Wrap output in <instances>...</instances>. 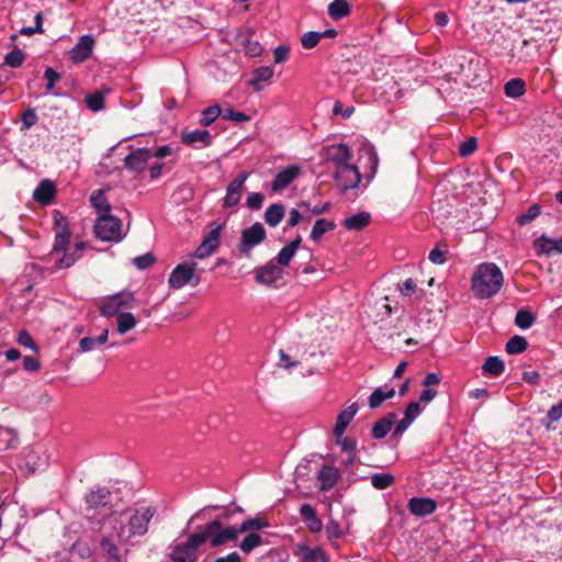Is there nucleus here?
Returning a JSON list of instances; mask_svg holds the SVG:
<instances>
[{
	"instance_id": "58",
	"label": "nucleus",
	"mask_w": 562,
	"mask_h": 562,
	"mask_svg": "<svg viewBox=\"0 0 562 562\" xmlns=\"http://www.w3.org/2000/svg\"><path fill=\"white\" fill-rule=\"evenodd\" d=\"M265 196L262 193L252 192L249 193L246 200V205L251 210H259L262 206Z\"/></svg>"
},
{
	"instance_id": "42",
	"label": "nucleus",
	"mask_w": 562,
	"mask_h": 562,
	"mask_svg": "<svg viewBox=\"0 0 562 562\" xmlns=\"http://www.w3.org/2000/svg\"><path fill=\"white\" fill-rule=\"evenodd\" d=\"M222 110L218 105H211L203 110L200 124L204 127L210 126L220 115H222Z\"/></svg>"
},
{
	"instance_id": "53",
	"label": "nucleus",
	"mask_w": 562,
	"mask_h": 562,
	"mask_svg": "<svg viewBox=\"0 0 562 562\" xmlns=\"http://www.w3.org/2000/svg\"><path fill=\"white\" fill-rule=\"evenodd\" d=\"M325 532H326L328 540H330V541L334 539L341 538L344 535L339 524L334 519H330L327 522V525L325 526Z\"/></svg>"
},
{
	"instance_id": "35",
	"label": "nucleus",
	"mask_w": 562,
	"mask_h": 562,
	"mask_svg": "<svg viewBox=\"0 0 562 562\" xmlns=\"http://www.w3.org/2000/svg\"><path fill=\"white\" fill-rule=\"evenodd\" d=\"M335 227L336 225L333 221L318 218L312 228L310 237L314 241H318L325 233L335 229Z\"/></svg>"
},
{
	"instance_id": "33",
	"label": "nucleus",
	"mask_w": 562,
	"mask_h": 562,
	"mask_svg": "<svg viewBox=\"0 0 562 562\" xmlns=\"http://www.w3.org/2000/svg\"><path fill=\"white\" fill-rule=\"evenodd\" d=\"M70 241V232L68 226H63L59 231L56 232L55 241L53 246V254L57 255L65 251Z\"/></svg>"
},
{
	"instance_id": "1",
	"label": "nucleus",
	"mask_w": 562,
	"mask_h": 562,
	"mask_svg": "<svg viewBox=\"0 0 562 562\" xmlns=\"http://www.w3.org/2000/svg\"><path fill=\"white\" fill-rule=\"evenodd\" d=\"M504 283V274L494 262H484L476 267L472 277V291L477 299L485 300L496 295Z\"/></svg>"
},
{
	"instance_id": "43",
	"label": "nucleus",
	"mask_w": 562,
	"mask_h": 562,
	"mask_svg": "<svg viewBox=\"0 0 562 562\" xmlns=\"http://www.w3.org/2000/svg\"><path fill=\"white\" fill-rule=\"evenodd\" d=\"M262 543V538L255 532L247 535L239 544L240 550L244 553H250L255 548Z\"/></svg>"
},
{
	"instance_id": "39",
	"label": "nucleus",
	"mask_w": 562,
	"mask_h": 562,
	"mask_svg": "<svg viewBox=\"0 0 562 562\" xmlns=\"http://www.w3.org/2000/svg\"><path fill=\"white\" fill-rule=\"evenodd\" d=\"M528 347V342L522 336H514L506 344V352L509 355L521 353Z\"/></svg>"
},
{
	"instance_id": "4",
	"label": "nucleus",
	"mask_w": 562,
	"mask_h": 562,
	"mask_svg": "<svg viewBox=\"0 0 562 562\" xmlns=\"http://www.w3.org/2000/svg\"><path fill=\"white\" fill-rule=\"evenodd\" d=\"M94 234L100 240L117 243L124 237L122 222L111 213L98 216L94 224Z\"/></svg>"
},
{
	"instance_id": "3",
	"label": "nucleus",
	"mask_w": 562,
	"mask_h": 562,
	"mask_svg": "<svg viewBox=\"0 0 562 562\" xmlns=\"http://www.w3.org/2000/svg\"><path fill=\"white\" fill-rule=\"evenodd\" d=\"M198 535L203 537V543L210 541L212 547H220L238 538V530L234 526L224 527L222 521L214 519L209 522Z\"/></svg>"
},
{
	"instance_id": "15",
	"label": "nucleus",
	"mask_w": 562,
	"mask_h": 562,
	"mask_svg": "<svg viewBox=\"0 0 562 562\" xmlns=\"http://www.w3.org/2000/svg\"><path fill=\"white\" fill-rule=\"evenodd\" d=\"M282 268L274 261H270L257 269L255 279L258 283L272 285L274 282L282 278Z\"/></svg>"
},
{
	"instance_id": "64",
	"label": "nucleus",
	"mask_w": 562,
	"mask_h": 562,
	"mask_svg": "<svg viewBox=\"0 0 562 562\" xmlns=\"http://www.w3.org/2000/svg\"><path fill=\"white\" fill-rule=\"evenodd\" d=\"M547 418L550 423H555L562 418V401L548 411Z\"/></svg>"
},
{
	"instance_id": "45",
	"label": "nucleus",
	"mask_w": 562,
	"mask_h": 562,
	"mask_svg": "<svg viewBox=\"0 0 562 562\" xmlns=\"http://www.w3.org/2000/svg\"><path fill=\"white\" fill-rule=\"evenodd\" d=\"M303 562H328L325 553L321 549L304 548L302 550Z\"/></svg>"
},
{
	"instance_id": "52",
	"label": "nucleus",
	"mask_w": 562,
	"mask_h": 562,
	"mask_svg": "<svg viewBox=\"0 0 562 562\" xmlns=\"http://www.w3.org/2000/svg\"><path fill=\"white\" fill-rule=\"evenodd\" d=\"M156 261V258L153 254L150 252H147L145 255H142V256H138V257H135L133 259V263L134 266L139 269V270H145L147 269L148 267H150L151 265H154Z\"/></svg>"
},
{
	"instance_id": "37",
	"label": "nucleus",
	"mask_w": 562,
	"mask_h": 562,
	"mask_svg": "<svg viewBox=\"0 0 562 562\" xmlns=\"http://www.w3.org/2000/svg\"><path fill=\"white\" fill-rule=\"evenodd\" d=\"M504 90L507 97L519 98L525 93L526 85L522 79L515 78L506 82Z\"/></svg>"
},
{
	"instance_id": "22",
	"label": "nucleus",
	"mask_w": 562,
	"mask_h": 562,
	"mask_svg": "<svg viewBox=\"0 0 562 562\" xmlns=\"http://www.w3.org/2000/svg\"><path fill=\"white\" fill-rule=\"evenodd\" d=\"M86 244L79 241L75 245L74 249H66L64 256L56 261L55 267L58 269L69 268L77 262L81 257V251L85 249Z\"/></svg>"
},
{
	"instance_id": "38",
	"label": "nucleus",
	"mask_w": 562,
	"mask_h": 562,
	"mask_svg": "<svg viewBox=\"0 0 562 562\" xmlns=\"http://www.w3.org/2000/svg\"><path fill=\"white\" fill-rule=\"evenodd\" d=\"M395 482V477L391 473H374L371 475V484L376 490H385Z\"/></svg>"
},
{
	"instance_id": "44",
	"label": "nucleus",
	"mask_w": 562,
	"mask_h": 562,
	"mask_svg": "<svg viewBox=\"0 0 562 562\" xmlns=\"http://www.w3.org/2000/svg\"><path fill=\"white\" fill-rule=\"evenodd\" d=\"M535 316L527 310H519L515 316V325L521 329L530 328L535 323Z\"/></svg>"
},
{
	"instance_id": "11",
	"label": "nucleus",
	"mask_w": 562,
	"mask_h": 562,
	"mask_svg": "<svg viewBox=\"0 0 562 562\" xmlns=\"http://www.w3.org/2000/svg\"><path fill=\"white\" fill-rule=\"evenodd\" d=\"M248 177L249 172L243 171L229 182L226 189L223 207H233L239 203L244 190V184Z\"/></svg>"
},
{
	"instance_id": "41",
	"label": "nucleus",
	"mask_w": 562,
	"mask_h": 562,
	"mask_svg": "<svg viewBox=\"0 0 562 562\" xmlns=\"http://www.w3.org/2000/svg\"><path fill=\"white\" fill-rule=\"evenodd\" d=\"M272 75L273 70L270 67H259L254 70L250 85L255 87V90L259 91L261 88L258 87V83L262 81H268L272 77Z\"/></svg>"
},
{
	"instance_id": "2",
	"label": "nucleus",
	"mask_w": 562,
	"mask_h": 562,
	"mask_svg": "<svg viewBox=\"0 0 562 562\" xmlns=\"http://www.w3.org/2000/svg\"><path fill=\"white\" fill-rule=\"evenodd\" d=\"M156 514V508L149 505H142L130 508L123 513L127 516V525L115 529V535L121 542H126L133 537L145 536L148 525Z\"/></svg>"
},
{
	"instance_id": "12",
	"label": "nucleus",
	"mask_w": 562,
	"mask_h": 562,
	"mask_svg": "<svg viewBox=\"0 0 562 562\" xmlns=\"http://www.w3.org/2000/svg\"><path fill=\"white\" fill-rule=\"evenodd\" d=\"M302 169L297 165H290L281 169L271 181L272 192H281L288 188L295 179L300 177Z\"/></svg>"
},
{
	"instance_id": "57",
	"label": "nucleus",
	"mask_w": 562,
	"mask_h": 562,
	"mask_svg": "<svg viewBox=\"0 0 562 562\" xmlns=\"http://www.w3.org/2000/svg\"><path fill=\"white\" fill-rule=\"evenodd\" d=\"M222 117L224 120L233 121L236 123L247 122L250 120V117L247 114H245L243 112H237L233 109L224 110L222 113Z\"/></svg>"
},
{
	"instance_id": "56",
	"label": "nucleus",
	"mask_w": 562,
	"mask_h": 562,
	"mask_svg": "<svg viewBox=\"0 0 562 562\" xmlns=\"http://www.w3.org/2000/svg\"><path fill=\"white\" fill-rule=\"evenodd\" d=\"M16 341L18 344H20L21 346H24L26 348H30L31 350L33 351H37L38 348H37V345L35 344V341L33 340L32 336L30 335L29 331L26 330H20L19 334H18V338H16Z\"/></svg>"
},
{
	"instance_id": "59",
	"label": "nucleus",
	"mask_w": 562,
	"mask_h": 562,
	"mask_svg": "<svg viewBox=\"0 0 562 562\" xmlns=\"http://www.w3.org/2000/svg\"><path fill=\"white\" fill-rule=\"evenodd\" d=\"M44 78L47 81L46 90L52 91L54 89L55 82L60 79V75L52 67H47L44 72Z\"/></svg>"
},
{
	"instance_id": "17",
	"label": "nucleus",
	"mask_w": 562,
	"mask_h": 562,
	"mask_svg": "<svg viewBox=\"0 0 562 562\" xmlns=\"http://www.w3.org/2000/svg\"><path fill=\"white\" fill-rule=\"evenodd\" d=\"M409 512L417 517H426L435 513L437 503L429 497H413L408 501Z\"/></svg>"
},
{
	"instance_id": "62",
	"label": "nucleus",
	"mask_w": 562,
	"mask_h": 562,
	"mask_svg": "<svg viewBox=\"0 0 562 562\" xmlns=\"http://www.w3.org/2000/svg\"><path fill=\"white\" fill-rule=\"evenodd\" d=\"M420 413L422 409L419 403L412 402L407 405L404 417L413 423L419 416Z\"/></svg>"
},
{
	"instance_id": "9",
	"label": "nucleus",
	"mask_w": 562,
	"mask_h": 562,
	"mask_svg": "<svg viewBox=\"0 0 562 562\" xmlns=\"http://www.w3.org/2000/svg\"><path fill=\"white\" fill-rule=\"evenodd\" d=\"M335 181L341 191L356 189L361 181V173L355 165H342L335 170Z\"/></svg>"
},
{
	"instance_id": "18",
	"label": "nucleus",
	"mask_w": 562,
	"mask_h": 562,
	"mask_svg": "<svg viewBox=\"0 0 562 562\" xmlns=\"http://www.w3.org/2000/svg\"><path fill=\"white\" fill-rule=\"evenodd\" d=\"M358 411L359 405L357 403H352L338 414L333 430L335 437H341L345 434L347 427L352 422Z\"/></svg>"
},
{
	"instance_id": "5",
	"label": "nucleus",
	"mask_w": 562,
	"mask_h": 562,
	"mask_svg": "<svg viewBox=\"0 0 562 562\" xmlns=\"http://www.w3.org/2000/svg\"><path fill=\"white\" fill-rule=\"evenodd\" d=\"M135 306V297L132 292H120L109 296L100 306V314L105 317L119 316L123 310Z\"/></svg>"
},
{
	"instance_id": "63",
	"label": "nucleus",
	"mask_w": 562,
	"mask_h": 562,
	"mask_svg": "<svg viewBox=\"0 0 562 562\" xmlns=\"http://www.w3.org/2000/svg\"><path fill=\"white\" fill-rule=\"evenodd\" d=\"M37 115L34 110L29 109L22 115V125L24 128H30L37 123Z\"/></svg>"
},
{
	"instance_id": "14",
	"label": "nucleus",
	"mask_w": 562,
	"mask_h": 562,
	"mask_svg": "<svg viewBox=\"0 0 562 562\" xmlns=\"http://www.w3.org/2000/svg\"><path fill=\"white\" fill-rule=\"evenodd\" d=\"M151 154L147 148L133 149L124 159V166L132 172H142L145 170Z\"/></svg>"
},
{
	"instance_id": "25",
	"label": "nucleus",
	"mask_w": 562,
	"mask_h": 562,
	"mask_svg": "<svg viewBox=\"0 0 562 562\" xmlns=\"http://www.w3.org/2000/svg\"><path fill=\"white\" fill-rule=\"evenodd\" d=\"M300 515L312 532H319L322 530V520L317 517L316 510L310 504H303L300 507Z\"/></svg>"
},
{
	"instance_id": "48",
	"label": "nucleus",
	"mask_w": 562,
	"mask_h": 562,
	"mask_svg": "<svg viewBox=\"0 0 562 562\" xmlns=\"http://www.w3.org/2000/svg\"><path fill=\"white\" fill-rule=\"evenodd\" d=\"M243 47H244L246 55H248L250 57L260 56L262 53L261 44L258 41L250 38V37L246 38L243 42Z\"/></svg>"
},
{
	"instance_id": "32",
	"label": "nucleus",
	"mask_w": 562,
	"mask_h": 562,
	"mask_svg": "<svg viewBox=\"0 0 562 562\" xmlns=\"http://www.w3.org/2000/svg\"><path fill=\"white\" fill-rule=\"evenodd\" d=\"M137 321L135 316L130 312H124L116 316V330L120 335H124L127 331L135 328Z\"/></svg>"
},
{
	"instance_id": "10",
	"label": "nucleus",
	"mask_w": 562,
	"mask_h": 562,
	"mask_svg": "<svg viewBox=\"0 0 562 562\" xmlns=\"http://www.w3.org/2000/svg\"><path fill=\"white\" fill-rule=\"evenodd\" d=\"M323 157L338 168L349 164L352 153L346 144H331L323 148Z\"/></svg>"
},
{
	"instance_id": "6",
	"label": "nucleus",
	"mask_w": 562,
	"mask_h": 562,
	"mask_svg": "<svg viewBox=\"0 0 562 562\" xmlns=\"http://www.w3.org/2000/svg\"><path fill=\"white\" fill-rule=\"evenodd\" d=\"M195 267L194 262L177 265L169 276V286L173 290H179L187 284L196 285L200 282V278L195 276Z\"/></svg>"
},
{
	"instance_id": "20",
	"label": "nucleus",
	"mask_w": 562,
	"mask_h": 562,
	"mask_svg": "<svg viewBox=\"0 0 562 562\" xmlns=\"http://www.w3.org/2000/svg\"><path fill=\"white\" fill-rule=\"evenodd\" d=\"M111 492L106 487H97L86 495V503L90 508H98L110 503Z\"/></svg>"
},
{
	"instance_id": "21",
	"label": "nucleus",
	"mask_w": 562,
	"mask_h": 562,
	"mask_svg": "<svg viewBox=\"0 0 562 562\" xmlns=\"http://www.w3.org/2000/svg\"><path fill=\"white\" fill-rule=\"evenodd\" d=\"M55 195V186L50 180H42L33 192L36 202L44 205L49 204Z\"/></svg>"
},
{
	"instance_id": "30",
	"label": "nucleus",
	"mask_w": 562,
	"mask_h": 562,
	"mask_svg": "<svg viewBox=\"0 0 562 562\" xmlns=\"http://www.w3.org/2000/svg\"><path fill=\"white\" fill-rule=\"evenodd\" d=\"M328 15L333 20H340L350 13V4L347 0H334L328 5Z\"/></svg>"
},
{
	"instance_id": "7",
	"label": "nucleus",
	"mask_w": 562,
	"mask_h": 562,
	"mask_svg": "<svg viewBox=\"0 0 562 562\" xmlns=\"http://www.w3.org/2000/svg\"><path fill=\"white\" fill-rule=\"evenodd\" d=\"M203 544V537L194 532L189 536L182 544L176 546L171 553L172 562H195L198 559L196 550Z\"/></svg>"
},
{
	"instance_id": "23",
	"label": "nucleus",
	"mask_w": 562,
	"mask_h": 562,
	"mask_svg": "<svg viewBox=\"0 0 562 562\" xmlns=\"http://www.w3.org/2000/svg\"><path fill=\"white\" fill-rule=\"evenodd\" d=\"M181 140L186 145L194 146L196 143H201L204 147H206L211 145L212 136L206 130H195L183 132L181 134Z\"/></svg>"
},
{
	"instance_id": "34",
	"label": "nucleus",
	"mask_w": 562,
	"mask_h": 562,
	"mask_svg": "<svg viewBox=\"0 0 562 562\" xmlns=\"http://www.w3.org/2000/svg\"><path fill=\"white\" fill-rule=\"evenodd\" d=\"M360 154L367 157L370 171L374 175L379 166V157L375 147L371 143L364 142L360 148Z\"/></svg>"
},
{
	"instance_id": "8",
	"label": "nucleus",
	"mask_w": 562,
	"mask_h": 562,
	"mask_svg": "<svg viewBox=\"0 0 562 562\" xmlns=\"http://www.w3.org/2000/svg\"><path fill=\"white\" fill-rule=\"evenodd\" d=\"M266 238V231L260 223H255L241 232V237L237 246L239 252L249 256L254 247L261 244Z\"/></svg>"
},
{
	"instance_id": "19",
	"label": "nucleus",
	"mask_w": 562,
	"mask_h": 562,
	"mask_svg": "<svg viewBox=\"0 0 562 562\" xmlns=\"http://www.w3.org/2000/svg\"><path fill=\"white\" fill-rule=\"evenodd\" d=\"M339 477V471L335 467L324 465L317 474V480L319 481V490L329 491L336 485Z\"/></svg>"
},
{
	"instance_id": "46",
	"label": "nucleus",
	"mask_w": 562,
	"mask_h": 562,
	"mask_svg": "<svg viewBox=\"0 0 562 562\" xmlns=\"http://www.w3.org/2000/svg\"><path fill=\"white\" fill-rule=\"evenodd\" d=\"M24 58V53L15 47L5 55L4 63L12 68H18L23 64Z\"/></svg>"
},
{
	"instance_id": "40",
	"label": "nucleus",
	"mask_w": 562,
	"mask_h": 562,
	"mask_svg": "<svg viewBox=\"0 0 562 562\" xmlns=\"http://www.w3.org/2000/svg\"><path fill=\"white\" fill-rule=\"evenodd\" d=\"M268 526V522L260 517L249 518L244 520L239 527L237 528L238 533H244L251 530H260L262 528H266Z\"/></svg>"
},
{
	"instance_id": "55",
	"label": "nucleus",
	"mask_w": 562,
	"mask_h": 562,
	"mask_svg": "<svg viewBox=\"0 0 562 562\" xmlns=\"http://www.w3.org/2000/svg\"><path fill=\"white\" fill-rule=\"evenodd\" d=\"M336 443L341 448V450L346 453H356L357 441L352 438L336 437Z\"/></svg>"
},
{
	"instance_id": "28",
	"label": "nucleus",
	"mask_w": 562,
	"mask_h": 562,
	"mask_svg": "<svg viewBox=\"0 0 562 562\" xmlns=\"http://www.w3.org/2000/svg\"><path fill=\"white\" fill-rule=\"evenodd\" d=\"M370 218L371 216L368 212H359L347 217L344 221V226L349 231H359L370 223Z\"/></svg>"
},
{
	"instance_id": "50",
	"label": "nucleus",
	"mask_w": 562,
	"mask_h": 562,
	"mask_svg": "<svg viewBox=\"0 0 562 562\" xmlns=\"http://www.w3.org/2000/svg\"><path fill=\"white\" fill-rule=\"evenodd\" d=\"M321 41L319 32H306L301 36V45L305 49L314 48Z\"/></svg>"
},
{
	"instance_id": "61",
	"label": "nucleus",
	"mask_w": 562,
	"mask_h": 562,
	"mask_svg": "<svg viewBox=\"0 0 562 562\" xmlns=\"http://www.w3.org/2000/svg\"><path fill=\"white\" fill-rule=\"evenodd\" d=\"M384 401L383 390L378 387L369 396V406L370 408L375 409L380 407Z\"/></svg>"
},
{
	"instance_id": "29",
	"label": "nucleus",
	"mask_w": 562,
	"mask_h": 562,
	"mask_svg": "<svg viewBox=\"0 0 562 562\" xmlns=\"http://www.w3.org/2000/svg\"><path fill=\"white\" fill-rule=\"evenodd\" d=\"M109 337V330L104 328L101 334L95 337H83L79 341V349L81 352H89L93 349H95L98 346L103 345L106 342Z\"/></svg>"
},
{
	"instance_id": "31",
	"label": "nucleus",
	"mask_w": 562,
	"mask_h": 562,
	"mask_svg": "<svg viewBox=\"0 0 562 562\" xmlns=\"http://www.w3.org/2000/svg\"><path fill=\"white\" fill-rule=\"evenodd\" d=\"M284 216V206L282 204L276 203L271 204L265 212L263 218L265 222L271 226H277Z\"/></svg>"
},
{
	"instance_id": "24",
	"label": "nucleus",
	"mask_w": 562,
	"mask_h": 562,
	"mask_svg": "<svg viewBox=\"0 0 562 562\" xmlns=\"http://www.w3.org/2000/svg\"><path fill=\"white\" fill-rule=\"evenodd\" d=\"M397 416L395 413H389L384 415L381 419H379L372 427V437L374 439H382L384 438L390 430L392 429V426L394 425Z\"/></svg>"
},
{
	"instance_id": "54",
	"label": "nucleus",
	"mask_w": 562,
	"mask_h": 562,
	"mask_svg": "<svg viewBox=\"0 0 562 562\" xmlns=\"http://www.w3.org/2000/svg\"><path fill=\"white\" fill-rule=\"evenodd\" d=\"M476 147H477L476 138L470 137L460 144L459 154L461 157H468L475 151Z\"/></svg>"
},
{
	"instance_id": "47",
	"label": "nucleus",
	"mask_w": 562,
	"mask_h": 562,
	"mask_svg": "<svg viewBox=\"0 0 562 562\" xmlns=\"http://www.w3.org/2000/svg\"><path fill=\"white\" fill-rule=\"evenodd\" d=\"M540 214V207L537 204H532L528 207V210L517 216V223L521 226L531 223L536 217Z\"/></svg>"
},
{
	"instance_id": "49",
	"label": "nucleus",
	"mask_w": 562,
	"mask_h": 562,
	"mask_svg": "<svg viewBox=\"0 0 562 562\" xmlns=\"http://www.w3.org/2000/svg\"><path fill=\"white\" fill-rule=\"evenodd\" d=\"M100 547H101L102 551H104L106 554H109L110 558L108 561L120 560L119 555H117V552H119L117 547L110 538H106V537L102 538L100 541Z\"/></svg>"
},
{
	"instance_id": "27",
	"label": "nucleus",
	"mask_w": 562,
	"mask_h": 562,
	"mask_svg": "<svg viewBox=\"0 0 562 562\" xmlns=\"http://www.w3.org/2000/svg\"><path fill=\"white\" fill-rule=\"evenodd\" d=\"M90 203L97 210L98 216H103L111 212V204L105 198L103 189L95 190L91 193Z\"/></svg>"
},
{
	"instance_id": "51",
	"label": "nucleus",
	"mask_w": 562,
	"mask_h": 562,
	"mask_svg": "<svg viewBox=\"0 0 562 562\" xmlns=\"http://www.w3.org/2000/svg\"><path fill=\"white\" fill-rule=\"evenodd\" d=\"M86 103L91 111H100L104 105V97L101 92H94L86 98Z\"/></svg>"
},
{
	"instance_id": "26",
	"label": "nucleus",
	"mask_w": 562,
	"mask_h": 562,
	"mask_svg": "<svg viewBox=\"0 0 562 562\" xmlns=\"http://www.w3.org/2000/svg\"><path fill=\"white\" fill-rule=\"evenodd\" d=\"M301 243L302 238L301 236H297L295 239L285 245L276 257L277 265H279L281 268L288 267Z\"/></svg>"
},
{
	"instance_id": "16",
	"label": "nucleus",
	"mask_w": 562,
	"mask_h": 562,
	"mask_svg": "<svg viewBox=\"0 0 562 562\" xmlns=\"http://www.w3.org/2000/svg\"><path fill=\"white\" fill-rule=\"evenodd\" d=\"M94 40L91 35H82L70 50V58L75 63L85 61L92 54Z\"/></svg>"
},
{
	"instance_id": "13",
	"label": "nucleus",
	"mask_w": 562,
	"mask_h": 562,
	"mask_svg": "<svg viewBox=\"0 0 562 562\" xmlns=\"http://www.w3.org/2000/svg\"><path fill=\"white\" fill-rule=\"evenodd\" d=\"M532 248L537 256H554L562 254V236L559 238H550L544 234L532 243Z\"/></svg>"
},
{
	"instance_id": "60",
	"label": "nucleus",
	"mask_w": 562,
	"mask_h": 562,
	"mask_svg": "<svg viewBox=\"0 0 562 562\" xmlns=\"http://www.w3.org/2000/svg\"><path fill=\"white\" fill-rule=\"evenodd\" d=\"M397 289L402 295L411 296L416 292L417 285L412 279H406L397 285Z\"/></svg>"
},
{
	"instance_id": "36",
	"label": "nucleus",
	"mask_w": 562,
	"mask_h": 562,
	"mask_svg": "<svg viewBox=\"0 0 562 562\" xmlns=\"http://www.w3.org/2000/svg\"><path fill=\"white\" fill-rule=\"evenodd\" d=\"M482 369L486 374L498 376L504 372L505 366L503 360H501L498 357L492 356L485 360Z\"/></svg>"
}]
</instances>
